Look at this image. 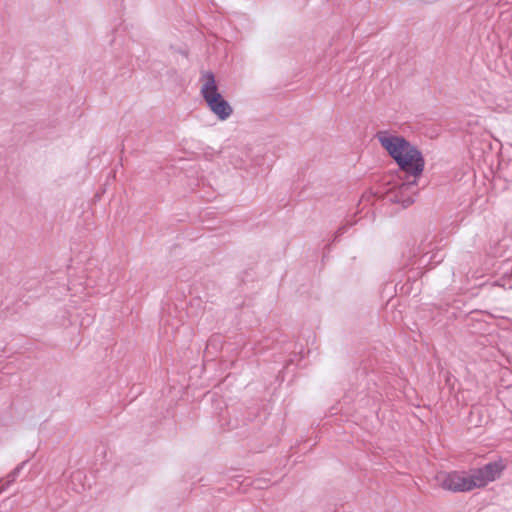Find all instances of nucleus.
<instances>
[{"label": "nucleus", "instance_id": "obj_1", "mask_svg": "<svg viewBox=\"0 0 512 512\" xmlns=\"http://www.w3.org/2000/svg\"><path fill=\"white\" fill-rule=\"evenodd\" d=\"M376 138L398 166L413 177V180L403 183L391 197L395 202L407 207L413 203L414 192L411 193L410 189L417 185V179L424 169V159L418 149L402 136L389 131H379Z\"/></svg>", "mask_w": 512, "mask_h": 512}, {"label": "nucleus", "instance_id": "obj_2", "mask_svg": "<svg viewBox=\"0 0 512 512\" xmlns=\"http://www.w3.org/2000/svg\"><path fill=\"white\" fill-rule=\"evenodd\" d=\"M201 95L210 110L220 119L226 120L232 114V108L218 91L215 76L206 71L201 76Z\"/></svg>", "mask_w": 512, "mask_h": 512}, {"label": "nucleus", "instance_id": "obj_3", "mask_svg": "<svg viewBox=\"0 0 512 512\" xmlns=\"http://www.w3.org/2000/svg\"><path fill=\"white\" fill-rule=\"evenodd\" d=\"M438 479L440 486L444 490L452 492H468L472 490L469 475L460 472L444 473Z\"/></svg>", "mask_w": 512, "mask_h": 512}, {"label": "nucleus", "instance_id": "obj_4", "mask_svg": "<svg viewBox=\"0 0 512 512\" xmlns=\"http://www.w3.org/2000/svg\"><path fill=\"white\" fill-rule=\"evenodd\" d=\"M481 468L486 479L491 483L501 477L503 471L506 469V463L502 458H498L495 461L486 463Z\"/></svg>", "mask_w": 512, "mask_h": 512}, {"label": "nucleus", "instance_id": "obj_5", "mask_svg": "<svg viewBox=\"0 0 512 512\" xmlns=\"http://www.w3.org/2000/svg\"><path fill=\"white\" fill-rule=\"evenodd\" d=\"M27 462V460L22 461L5 478L0 479V493L7 490L16 481Z\"/></svg>", "mask_w": 512, "mask_h": 512}, {"label": "nucleus", "instance_id": "obj_6", "mask_svg": "<svg viewBox=\"0 0 512 512\" xmlns=\"http://www.w3.org/2000/svg\"><path fill=\"white\" fill-rule=\"evenodd\" d=\"M468 475L472 490L483 488L489 484L481 467L472 469Z\"/></svg>", "mask_w": 512, "mask_h": 512}, {"label": "nucleus", "instance_id": "obj_7", "mask_svg": "<svg viewBox=\"0 0 512 512\" xmlns=\"http://www.w3.org/2000/svg\"><path fill=\"white\" fill-rule=\"evenodd\" d=\"M445 254L441 252V248L436 244L431 251L424 253L422 256V262H428L429 264H439L443 261Z\"/></svg>", "mask_w": 512, "mask_h": 512}, {"label": "nucleus", "instance_id": "obj_8", "mask_svg": "<svg viewBox=\"0 0 512 512\" xmlns=\"http://www.w3.org/2000/svg\"><path fill=\"white\" fill-rule=\"evenodd\" d=\"M509 242H511V239L504 237L496 243L491 244L489 254H491L493 257L505 256L506 248L508 247Z\"/></svg>", "mask_w": 512, "mask_h": 512}, {"label": "nucleus", "instance_id": "obj_9", "mask_svg": "<svg viewBox=\"0 0 512 512\" xmlns=\"http://www.w3.org/2000/svg\"><path fill=\"white\" fill-rule=\"evenodd\" d=\"M496 285L503 287L504 289H512V263L506 264V269L503 272V276L495 282Z\"/></svg>", "mask_w": 512, "mask_h": 512}, {"label": "nucleus", "instance_id": "obj_10", "mask_svg": "<svg viewBox=\"0 0 512 512\" xmlns=\"http://www.w3.org/2000/svg\"><path fill=\"white\" fill-rule=\"evenodd\" d=\"M82 477H83V473L80 472V471H76L72 474V482H74L75 480L77 481H81L82 480Z\"/></svg>", "mask_w": 512, "mask_h": 512}, {"label": "nucleus", "instance_id": "obj_11", "mask_svg": "<svg viewBox=\"0 0 512 512\" xmlns=\"http://www.w3.org/2000/svg\"><path fill=\"white\" fill-rule=\"evenodd\" d=\"M345 228H346V226H341V227L339 228V230L337 231V234H336L335 239H336L337 237H339V235H340V234L344 233V229H345Z\"/></svg>", "mask_w": 512, "mask_h": 512}, {"label": "nucleus", "instance_id": "obj_12", "mask_svg": "<svg viewBox=\"0 0 512 512\" xmlns=\"http://www.w3.org/2000/svg\"><path fill=\"white\" fill-rule=\"evenodd\" d=\"M62 290L67 291V290H70V288H69V286H67V285H63V286H62Z\"/></svg>", "mask_w": 512, "mask_h": 512}, {"label": "nucleus", "instance_id": "obj_13", "mask_svg": "<svg viewBox=\"0 0 512 512\" xmlns=\"http://www.w3.org/2000/svg\"><path fill=\"white\" fill-rule=\"evenodd\" d=\"M262 351L261 348H256V353H260Z\"/></svg>", "mask_w": 512, "mask_h": 512}, {"label": "nucleus", "instance_id": "obj_14", "mask_svg": "<svg viewBox=\"0 0 512 512\" xmlns=\"http://www.w3.org/2000/svg\"><path fill=\"white\" fill-rule=\"evenodd\" d=\"M212 345V340L209 341L207 348H209Z\"/></svg>", "mask_w": 512, "mask_h": 512}]
</instances>
